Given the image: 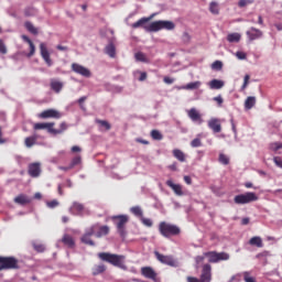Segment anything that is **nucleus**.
I'll return each instance as SVG.
<instances>
[{"label":"nucleus","instance_id":"1","mask_svg":"<svg viewBox=\"0 0 282 282\" xmlns=\"http://www.w3.org/2000/svg\"><path fill=\"white\" fill-rule=\"evenodd\" d=\"M175 29L174 22L171 20H156V22H152L149 26H144V30L149 33L159 32L161 30L172 31Z\"/></svg>","mask_w":282,"mask_h":282},{"label":"nucleus","instance_id":"2","mask_svg":"<svg viewBox=\"0 0 282 282\" xmlns=\"http://www.w3.org/2000/svg\"><path fill=\"white\" fill-rule=\"evenodd\" d=\"M159 232L161 234V236L165 238H171L173 236H178L182 232V230L176 225L166 221H161V224H159Z\"/></svg>","mask_w":282,"mask_h":282},{"label":"nucleus","instance_id":"3","mask_svg":"<svg viewBox=\"0 0 282 282\" xmlns=\"http://www.w3.org/2000/svg\"><path fill=\"white\" fill-rule=\"evenodd\" d=\"M98 257L102 261H106V262H108V263H110L115 267L126 269V265H124L126 257L124 256L112 254V253H108V252H101V253L98 254Z\"/></svg>","mask_w":282,"mask_h":282},{"label":"nucleus","instance_id":"4","mask_svg":"<svg viewBox=\"0 0 282 282\" xmlns=\"http://www.w3.org/2000/svg\"><path fill=\"white\" fill-rule=\"evenodd\" d=\"M213 280V267L209 263L203 264L200 270V279L195 276H187V282H212Z\"/></svg>","mask_w":282,"mask_h":282},{"label":"nucleus","instance_id":"5","mask_svg":"<svg viewBox=\"0 0 282 282\" xmlns=\"http://www.w3.org/2000/svg\"><path fill=\"white\" fill-rule=\"evenodd\" d=\"M258 199L259 197L256 193L248 192L246 194L236 195V197H234V203L238 205H246L257 202Z\"/></svg>","mask_w":282,"mask_h":282},{"label":"nucleus","instance_id":"6","mask_svg":"<svg viewBox=\"0 0 282 282\" xmlns=\"http://www.w3.org/2000/svg\"><path fill=\"white\" fill-rule=\"evenodd\" d=\"M1 270L19 269V260L14 257H0Z\"/></svg>","mask_w":282,"mask_h":282},{"label":"nucleus","instance_id":"7","mask_svg":"<svg viewBox=\"0 0 282 282\" xmlns=\"http://www.w3.org/2000/svg\"><path fill=\"white\" fill-rule=\"evenodd\" d=\"M112 219L115 220V223L117 225L118 232L120 234V236L122 238H124L127 235L126 225L129 221V217L127 215H119V216H113Z\"/></svg>","mask_w":282,"mask_h":282},{"label":"nucleus","instance_id":"8","mask_svg":"<svg viewBox=\"0 0 282 282\" xmlns=\"http://www.w3.org/2000/svg\"><path fill=\"white\" fill-rule=\"evenodd\" d=\"M205 257H207L209 263H217L220 261H227L230 259V256L226 252H216V251H209L204 253Z\"/></svg>","mask_w":282,"mask_h":282},{"label":"nucleus","instance_id":"9","mask_svg":"<svg viewBox=\"0 0 282 282\" xmlns=\"http://www.w3.org/2000/svg\"><path fill=\"white\" fill-rule=\"evenodd\" d=\"M154 257H156V260H159V262L163 263V264H167L170 267H174L176 268L177 261L174 260V258L172 256H164L162 253H160L159 251H154Z\"/></svg>","mask_w":282,"mask_h":282},{"label":"nucleus","instance_id":"10","mask_svg":"<svg viewBox=\"0 0 282 282\" xmlns=\"http://www.w3.org/2000/svg\"><path fill=\"white\" fill-rule=\"evenodd\" d=\"M69 213L74 216H84L85 214H89L85 206L77 202L73 203L72 207L69 208Z\"/></svg>","mask_w":282,"mask_h":282},{"label":"nucleus","instance_id":"11","mask_svg":"<svg viewBox=\"0 0 282 282\" xmlns=\"http://www.w3.org/2000/svg\"><path fill=\"white\" fill-rule=\"evenodd\" d=\"M246 35L249 42H252L262 39L263 32L258 29H254V26H251L250 30L246 32Z\"/></svg>","mask_w":282,"mask_h":282},{"label":"nucleus","instance_id":"12","mask_svg":"<svg viewBox=\"0 0 282 282\" xmlns=\"http://www.w3.org/2000/svg\"><path fill=\"white\" fill-rule=\"evenodd\" d=\"M39 118H41V119H50V118L61 119L62 113L55 109H48V110H45L42 113H40Z\"/></svg>","mask_w":282,"mask_h":282},{"label":"nucleus","instance_id":"13","mask_svg":"<svg viewBox=\"0 0 282 282\" xmlns=\"http://www.w3.org/2000/svg\"><path fill=\"white\" fill-rule=\"evenodd\" d=\"M40 52H41V56L44 59V62L46 63V65L48 67H51L53 65V61L51 59V55H50V52H48V50L46 47V44L41 43Z\"/></svg>","mask_w":282,"mask_h":282},{"label":"nucleus","instance_id":"14","mask_svg":"<svg viewBox=\"0 0 282 282\" xmlns=\"http://www.w3.org/2000/svg\"><path fill=\"white\" fill-rule=\"evenodd\" d=\"M96 232V226L90 227L87 229L86 234L83 236L82 241L89 246H95V242L91 240V236Z\"/></svg>","mask_w":282,"mask_h":282},{"label":"nucleus","instance_id":"15","mask_svg":"<svg viewBox=\"0 0 282 282\" xmlns=\"http://www.w3.org/2000/svg\"><path fill=\"white\" fill-rule=\"evenodd\" d=\"M72 69H73V72H75L76 74H79V75H82V76H84V77L89 78V77L91 76V73H90L89 69H87V68H85L84 66H82V65H79V64H76V63H74V64L72 65Z\"/></svg>","mask_w":282,"mask_h":282},{"label":"nucleus","instance_id":"16","mask_svg":"<svg viewBox=\"0 0 282 282\" xmlns=\"http://www.w3.org/2000/svg\"><path fill=\"white\" fill-rule=\"evenodd\" d=\"M187 117H189L192 121L197 122L198 124H202L204 122L202 115L196 108L189 109L187 111Z\"/></svg>","mask_w":282,"mask_h":282},{"label":"nucleus","instance_id":"17","mask_svg":"<svg viewBox=\"0 0 282 282\" xmlns=\"http://www.w3.org/2000/svg\"><path fill=\"white\" fill-rule=\"evenodd\" d=\"M207 127L214 131V133H220L221 132V123L218 119H212L207 121Z\"/></svg>","mask_w":282,"mask_h":282},{"label":"nucleus","instance_id":"18","mask_svg":"<svg viewBox=\"0 0 282 282\" xmlns=\"http://www.w3.org/2000/svg\"><path fill=\"white\" fill-rule=\"evenodd\" d=\"M141 273L142 275H144L145 278L150 279V280H156V272L151 268V267H144L141 269Z\"/></svg>","mask_w":282,"mask_h":282},{"label":"nucleus","instance_id":"19","mask_svg":"<svg viewBox=\"0 0 282 282\" xmlns=\"http://www.w3.org/2000/svg\"><path fill=\"white\" fill-rule=\"evenodd\" d=\"M54 126H55L54 122H48V123H34L33 129H34L35 131H37V130H47L48 133L52 134V130H53Z\"/></svg>","mask_w":282,"mask_h":282},{"label":"nucleus","instance_id":"20","mask_svg":"<svg viewBox=\"0 0 282 282\" xmlns=\"http://www.w3.org/2000/svg\"><path fill=\"white\" fill-rule=\"evenodd\" d=\"M165 185L172 188V191H174V194H176V196L184 195L183 188L180 184H174L173 181L169 180L167 182H165Z\"/></svg>","mask_w":282,"mask_h":282},{"label":"nucleus","instance_id":"21","mask_svg":"<svg viewBox=\"0 0 282 282\" xmlns=\"http://www.w3.org/2000/svg\"><path fill=\"white\" fill-rule=\"evenodd\" d=\"M29 174L32 177H37L41 174V165L39 163H32L29 166Z\"/></svg>","mask_w":282,"mask_h":282},{"label":"nucleus","instance_id":"22","mask_svg":"<svg viewBox=\"0 0 282 282\" xmlns=\"http://www.w3.org/2000/svg\"><path fill=\"white\" fill-rule=\"evenodd\" d=\"M155 17V13H152L150 15V18H141V20H138V22H134L132 24L133 29H139V28H143L147 26L145 23H148L149 21H151L153 18Z\"/></svg>","mask_w":282,"mask_h":282},{"label":"nucleus","instance_id":"23","mask_svg":"<svg viewBox=\"0 0 282 282\" xmlns=\"http://www.w3.org/2000/svg\"><path fill=\"white\" fill-rule=\"evenodd\" d=\"M62 242L69 249H74L76 247L74 238L69 235H64Z\"/></svg>","mask_w":282,"mask_h":282},{"label":"nucleus","instance_id":"24","mask_svg":"<svg viewBox=\"0 0 282 282\" xmlns=\"http://www.w3.org/2000/svg\"><path fill=\"white\" fill-rule=\"evenodd\" d=\"M257 105V98L256 97H247L243 102L245 110H251Z\"/></svg>","mask_w":282,"mask_h":282},{"label":"nucleus","instance_id":"25","mask_svg":"<svg viewBox=\"0 0 282 282\" xmlns=\"http://www.w3.org/2000/svg\"><path fill=\"white\" fill-rule=\"evenodd\" d=\"M14 202L19 205H26V204H30L32 199L26 195L21 194L14 198Z\"/></svg>","mask_w":282,"mask_h":282},{"label":"nucleus","instance_id":"26","mask_svg":"<svg viewBox=\"0 0 282 282\" xmlns=\"http://www.w3.org/2000/svg\"><path fill=\"white\" fill-rule=\"evenodd\" d=\"M37 139H39V135L37 134H33L31 137H28L25 140H24V143H25V147L26 148H32L33 145H35L37 143Z\"/></svg>","mask_w":282,"mask_h":282},{"label":"nucleus","instance_id":"27","mask_svg":"<svg viewBox=\"0 0 282 282\" xmlns=\"http://www.w3.org/2000/svg\"><path fill=\"white\" fill-rule=\"evenodd\" d=\"M225 86L223 80L214 79L209 82V89L219 90Z\"/></svg>","mask_w":282,"mask_h":282},{"label":"nucleus","instance_id":"28","mask_svg":"<svg viewBox=\"0 0 282 282\" xmlns=\"http://www.w3.org/2000/svg\"><path fill=\"white\" fill-rule=\"evenodd\" d=\"M64 87V84L62 82H58V80H55L53 79L51 82V88L56 93V94H59L61 90L63 89Z\"/></svg>","mask_w":282,"mask_h":282},{"label":"nucleus","instance_id":"29","mask_svg":"<svg viewBox=\"0 0 282 282\" xmlns=\"http://www.w3.org/2000/svg\"><path fill=\"white\" fill-rule=\"evenodd\" d=\"M68 128L66 122H62L59 126V129H54V127H52V134L57 135V134H62L64 131H66Z\"/></svg>","mask_w":282,"mask_h":282},{"label":"nucleus","instance_id":"30","mask_svg":"<svg viewBox=\"0 0 282 282\" xmlns=\"http://www.w3.org/2000/svg\"><path fill=\"white\" fill-rule=\"evenodd\" d=\"M172 154L174 155V158H176V160H178L180 162H185L186 161V155L183 153V151L178 150V149H174V151H172Z\"/></svg>","mask_w":282,"mask_h":282},{"label":"nucleus","instance_id":"31","mask_svg":"<svg viewBox=\"0 0 282 282\" xmlns=\"http://www.w3.org/2000/svg\"><path fill=\"white\" fill-rule=\"evenodd\" d=\"M202 86L200 82H195V83H189L183 87H181V89H185V90H196Z\"/></svg>","mask_w":282,"mask_h":282},{"label":"nucleus","instance_id":"32","mask_svg":"<svg viewBox=\"0 0 282 282\" xmlns=\"http://www.w3.org/2000/svg\"><path fill=\"white\" fill-rule=\"evenodd\" d=\"M249 245L250 246H256L257 248H262L263 247V241H262L261 237H252L249 240Z\"/></svg>","mask_w":282,"mask_h":282},{"label":"nucleus","instance_id":"33","mask_svg":"<svg viewBox=\"0 0 282 282\" xmlns=\"http://www.w3.org/2000/svg\"><path fill=\"white\" fill-rule=\"evenodd\" d=\"M241 40V35L238 33H231L227 35V42L229 43H239Z\"/></svg>","mask_w":282,"mask_h":282},{"label":"nucleus","instance_id":"34","mask_svg":"<svg viewBox=\"0 0 282 282\" xmlns=\"http://www.w3.org/2000/svg\"><path fill=\"white\" fill-rule=\"evenodd\" d=\"M242 279L245 282H257L256 278L251 275V272L245 271L242 272Z\"/></svg>","mask_w":282,"mask_h":282},{"label":"nucleus","instance_id":"35","mask_svg":"<svg viewBox=\"0 0 282 282\" xmlns=\"http://www.w3.org/2000/svg\"><path fill=\"white\" fill-rule=\"evenodd\" d=\"M25 28H26V30H28L30 33H32V34H34V35H37V34H39V31H37L36 26L33 25L32 22H25Z\"/></svg>","mask_w":282,"mask_h":282},{"label":"nucleus","instance_id":"36","mask_svg":"<svg viewBox=\"0 0 282 282\" xmlns=\"http://www.w3.org/2000/svg\"><path fill=\"white\" fill-rule=\"evenodd\" d=\"M150 137H152V140H163V134L159 130H152V132H150Z\"/></svg>","mask_w":282,"mask_h":282},{"label":"nucleus","instance_id":"37","mask_svg":"<svg viewBox=\"0 0 282 282\" xmlns=\"http://www.w3.org/2000/svg\"><path fill=\"white\" fill-rule=\"evenodd\" d=\"M105 271H106V267L104 264L95 265V268L93 269V274L98 275L104 273Z\"/></svg>","mask_w":282,"mask_h":282},{"label":"nucleus","instance_id":"38","mask_svg":"<svg viewBox=\"0 0 282 282\" xmlns=\"http://www.w3.org/2000/svg\"><path fill=\"white\" fill-rule=\"evenodd\" d=\"M109 231H110V228L108 226H102L100 227L99 232L96 234V237L100 238L102 236H106L109 234Z\"/></svg>","mask_w":282,"mask_h":282},{"label":"nucleus","instance_id":"39","mask_svg":"<svg viewBox=\"0 0 282 282\" xmlns=\"http://www.w3.org/2000/svg\"><path fill=\"white\" fill-rule=\"evenodd\" d=\"M106 53L113 58L116 56V47L115 45L111 43L106 47Z\"/></svg>","mask_w":282,"mask_h":282},{"label":"nucleus","instance_id":"40","mask_svg":"<svg viewBox=\"0 0 282 282\" xmlns=\"http://www.w3.org/2000/svg\"><path fill=\"white\" fill-rule=\"evenodd\" d=\"M131 213L135 215L137 217L142 218L143 217V210L140 206H134L131 208Z\"/></svg>","mask_w":282,"mask_h":282},{"label":"nucleus","instance_id":"41","mask_svg":"<svg viewBox=\"0 0 282 282\" xmlns=\"http://www.w3.org/2000/svg\"><path fill=\"white\" fill-rule=\"evenodd\" d=\"M82 164V156L80 155H77V156H75L73 160H72V162H70V164H69V169H74L75 166H77V165H80Z\"/></svg>","mask_w":282,"mask_h":282},{"label":"nucleus","instance_id":"42","mask_svg":"<svg viewBox=\"0 0 282 282\" xmlns=\"http://www.w3.org/2000/svg\"><path fill=\"white\" fill-rule=\"evenodd\" d=\"M209 12L219 14V4H217V2H212V4H209Z\"/></svg>","mask_w":282,"mask_h":282},{"label":"nucleus","instance_id":"43","mask_svg":"<svg viewBox=\"0 0 282 282\" xmlns=\"http://www.w3.org/2000/svg\"><path fill=\"white\" fill-rule=\"evenodd\" d=\"M218 162H220L224 165H228L230 163V159L226 154H220L218 156Z\"/></svg>","mask_w":282,"mask_h":282},{"label":"nucleus","instance_id":"44","mask_svg":"<svg viewBox=\"0 0 282 282\" xmlns=\"http://www.w3.org/2000/svg\"><path fill=\"white\" fill-rule=\"evenodd\" d=\"M254 3V0H239L238 1V7L239 8H246L249 4Z\"/></svg>","mask_w":282,"mask_h":282},{"label":"nucleus","instance_id":"45","mask_svg":"<svg viewBox=\"0 0 282 282\" xmlns=\"http://www.w3.org/2000/svg\"><path fill=\"white\" fill-rule=\"evenodd\" d=\"M33 248L35 251L42 253L45 251V246L42 245V243H36V242H33Z\"/></svg>","mask_w":282,"mask_h":282},{"label":"nucleus","instance_id":"46","mask_svg":"<svg viewBox=\"0 0 282 282\" xmlns=\"http://www.w3.org/2000/svg\"><path fill=\"white\" fill-rule=\"evenodd\" d=\"M224 67V64L220 61H216L214 62V64H212V69L214 70H221Z\"/></svg>","mask_w":282,"mask_h":282},{"label":"nucleus","instance_id":"47","mask_svg":"<svg viewBox=\"0 0 282 282\" xmlns=\"http://www.w3.org/2000/svg\"><path fill=\"white\" fill-rule=\"evenodd\" d=\"M243 278V273H237L236 275L229 279V282H241Z\"/></svg>","mask_w":282,"mask_h":282},{"label":"nucleus","instance_id":"48","mask_svg":"<svg viewBox=\"0 0 282 282\" xmlns=\"http://www.w3.org/2000/svg\"><path fill=\"white\" fill-rule=\"evenodd\" d=\"M135 59L138 62H142V63H147L148 62L147 56L143 53H141V52L135 54Z\"/></svg>","mask_w":282,"mask_h":282},{"label":"nucleus","instance_id":"49","mask_svg":"<svg viewBox=\"0 0 282 282\" xmlns=\"http://www.w3.org/2000/svg\"><path fill=\"white\" fill-rule=\"evenodd\" d=\"M141 221L144 226L147 227H152L153 226V221L150 218H144L143 216L141 217Z\"/></svg>","mask_w":282,"mask_h":282},{"label":"nucleus","instance_id":"50","mask_svg":"<svg viewBox=\"0 0 282 282\" xmlns=\"http://www.w3.org/2000/svg\"><path fill=\"white\" fill-rule=\"evenodd\" d=\"M189 145H192V148H199V147H202V140L196 138V139L192 140V143H189Z\"/></svg>","mask_w":282,"mask_h":282},{"label":"nucleus","instance_id":"51","mask_svg":"<svg viewBox=\"0 0 282 282\" xmlns=\"http://www.w3.org/2000/svg\"><path fill=\"white\" fill-rule=\"evenodd\" d=\"M97 123H99L101 127H105L108 131L111 129L110 123L105 120H97Z\"/></svg>","mask_w":282,"mask_h":282},{"label":"nucleus","instance_id":"52","mask_svg":"<svg viewBox=\"0 0 282 282\" xmlns=\"http://www.w3.org/2000/svg\"><path fill=\"white\" fill-rule=\"evenodd\" d=\"M8 53L7 46L2 40H0V54L6 55Z\"/></svg>","mask_w":282,"mask_h":282},{"label":"nucleus","instance_id":"53","mask_svg":"<svg viewBox=\"0 0 282 282\" xmlns=\"http://www.w3.org/2000/svg\"><path fill=\"white\" fill-rule=\"evenodd\" d=\"M249 80H250V76H249V75H246V76L243 77V84H242V86H241V90H245V89L248 87Z\"/></svg>","mask_w":282,"mask_h":282},{"label":"nucleus","instance_id":"54","mask_svg":"<svg viewBox=\"0 0 282 282\" xmlns=\"http://www.w3.org/2000/svg\"><path fill=\"white\" fill-rule=\"evenodd\" d=\"M236 57L240 61L247 59V54L243 52H236Z\"/></svg>","mask_w":282,"mask_h":282},{"label":"nucleus","instance_id":"55","mask_svg":"<svg viewBox=\"0 0 282 282\" xmlns=\"http://www.w3.org/2000/svg\"><path fill=\"white\" fill-rule=\"evenodd\" d=\"M273 163L278 166L282 169V159L280 156H275L273 158Z\"/></svg>","mask_w":282,"mask_h":282},{"label":"nucleus","instance_id":"56","mask_svg":"<svg viewBox=\"0 0 282 282\" xmlns=\"http://www.w3.org/2000/svg\"><path fill=\"white\" fill-rule=\"evenodd\" d=\"M58 205H59V203L56 199L47 202V207H50V208H55Z\"/></svg>","mask_w":282,"mask_h":282},{"label":"nucleus","instance_id":"57","mask_svg":"<svg viewBox=\"0 0 282 282\" xmlns=\"http://www.w3.org/2000/svg\"><path fill=\"white\" fill-rule=\"evenodd\" d=\"M30 45V53L28 54V57H32L35 54V45L33 42Z\"/></svg>","mask_w":282,"mask_h":282},{"label":"nucleus","instance_id":"58","mask_svg":"<svg viewBox=\"0 0 282 282\" xmlns=\"http://www.w3.org/2000/svg\"><path fill=\"white\" fill-rule=\"evenodd\" d=\"M87 100V97H82L79 100H78V104H79V106H80V108L83 109V110H85V107H84V102Z\"/></svg>","mask_w":282,"mask_h":282},{"label":"nucleus","instance_id":"59","mask_svg":"<svg viewBox=\"0 0 282 282\" xmlns=\"http://www.w3.org/2000/svg\"><path fill=\"white\" fill-rule=\"evenodd\" d=\"M4 143H7V140L3 138L2 128L0 126V144H4Z\"/></svg>","mask_w":282,"mask_h":282},{"label":"nucleus","instance_id":"60","mask_svg":"<svg viewBox=\"0 0 282 282\" xmlns=\"http://www.w3.org/2000/svg\"><path fill=\"white\" fill-rule=\"evenodd\" d=\"M214 101L218 102V106H221L224 104V99L221 96L214 98Z\"/></svg>","mask_w":282,"mask_h":282},{"label":"nucleus","instance_id":"61","mask_svg":"<svg viewBox=\"0 0 282 282\" xmlns=\"http://www.w3.org/2000/svg\"><path fill=\"white\" fill-rule=\"evenodd\" d=\"M205 258H206V257H205L204 254L196 257V263H202V262H204Z\"/></svg>","mask_w":282,"mask_h":282},{"label":"nucleus","instance_id":"62","mask_svg":"<svg viewBox=\"0 0 282 282\" xmlns=\"http://www.w3.org/2000/svg\"><path fill=\"white\" fill-rule=\"evenodd\" d=\"M183 41L189 42L191 41V35L188 33H183Z\"/></svg>","mask_w":282,"mask_h":282},{"label":"nucleus","instance_id":"63","mask_svg":"<svg viewBox=\"0 0 282 282\" xmlns=\"http://www.w3.org/2000/svg\"><path fill=\"white\" fill-rule=\"evenodd\" d=\"M56 48L61 52H67L68 47L67 46H62V45H57Z\"/></svg>","mask_w":282,"mask_h":282},{"label":"nucleus","instance_id":"64","mask_svg":"<svg viewBox=\"0 0 282 282\" xmlns=\"http://www.w3.org/2000/svg\"><path fill=\"white\" fill-rule=\"evenodd\" d=\"M148 78V74L147 73H141V76L139 78L140 82H144Z\"/></svg>","mask_w":282,"mask_h":282}]
</instances>
